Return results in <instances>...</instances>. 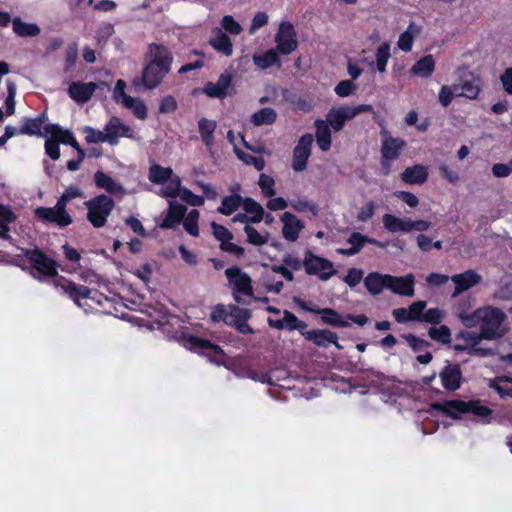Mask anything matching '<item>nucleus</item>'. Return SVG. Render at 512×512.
Wrapping results in <instances>:
<instances>
[{"mask_svg": "<svg viewBox=\"0 0 512 512\" xmlns=\"http://www.w3.org/2000/svg\"><path fill=\"white\" fill-rule=\"evenodd\" d=\"M282 222V235L290 242H295L299 238L300 232L304 229L305 225L302 220L297 218L290 212H284L280 218Z\"/></svg>", "mask_w": 512, "mask_h": 512, "instance_id": "aec40b11", "label": "nucleus"}, {"mask_svg": "<svg viewBox=\"0 0 512 512\" xmlns=\"http://www.w3.org/2000/svg\"><path fill=\"white\" fill-rule=\"evenodd\" d=\"M390 57L391 46L388 42H383L377 47L375 52L376 67L380 73H384L386 71L387 63Z\"/></svg>", "mask_w": 512, "mask_h": 512, "instance_id": "79ce46f5", "label": "nucleus"}, {"mask_svg": "<svg viewBox=\"0 0 512 512\" xmlns=\"http://www.w3.org/2000/svg\"><path fill=\"white\" fill-rule=\"evenodd\" d=\"M435 70V60L432 55H426L419 59L410 69V73L422 78H427Z\"/></svg>", "mask_w": 512, "mask_h": 512, "instance_id": "f704fd0d", "label": "nucleus"}, {"mask_svg": "<svg viewBox=\"0 0 512 512\" xmlns=\"http://www.w3.org/2000/svg\"><path fill=\"white\" fill-rule=\"evenodd\" d=\"M456 339H462L465 344H460L461 347H474L476 344H480L484 337H481V332H467L461 331L456 335Z\"/></svg>", "mask_w": 512, "mask_h": 512, "instance_id": "bf43d9fd", "label": "nucleus"}, {"mask_svg": "<svg viewBox=\"0 0 512 512\" xmlns=\"http://www.w3.org/2000/svg\"><path fill=\"white\" fill-rule=\"evenodd\" d=\"M389 274H381L379 272H370L364 278V285L371 295L380 294L385 288L387 289Z\"/></svg>", "mask_w": 512, "mask_h": 512, "instance_id": "c85d7f7f", "label": "nucleus"}, {"mask_svg": "<svg viewBox=\"0 0 512 512\" xmlns=\"http://www.w3.org/2000/svg\"><path fill=\"white\" fill-rule=\"evenodd\" d=\"M203 355L208 357L211 362L218 365L224 363L226 356L224 350L219 345L212 342H210V346H208Z\"/></svg>", "mask_w": 512, "mask_h": 512, "instance_id": "5fc2aeb1", "label": "nucleus"}, {"mask_svg": "<svg viewBox=\"0 0 512 512\" xmlns=\"http://www.w3.org/2000/svg\"><path fill=\"white\" fill-rule=\"evenodd\" d=\"M415 277L413 274H407L402 277L390 275L388 278L387 289L401 296H413L415 289Z\"/></svg>", "mask_w": 512, "mask_h": 512, "instance_id": "412c9836", "label": "nucleus"}, {"mask_svg": "<svg viewBox=\"0 0 512 512\" xmlns=\"http://www.w3.org/2000/svg\"><path fill=\"white\" fill-rule=\"evenodd\" d=\"M126 83L124 80H117L114 91V100L123 107L129 109L135 117L144 120L147 117V108L144 102L139 98H133L125 93Z\"/></svg>", "mask_w": 512, "mask_h": 512, "instance_id": "0eeeda50", "label": "nucleus"}, {"mask_svg": "<svg viewBox=\"0 0 512 512\" xmlns=\"http://www.w3.org/2000/svg\"><path fill=\"white\" fill-rule=\"evenodd\" d=\"M334 90L339 97H348L355 92L356 85L351 80H342Z\"/></svg>", "mask_w": 512, "mask_h": 512, "instance_id": "774afa93", "label": "nucleus"}, {"mask_svg": "<svg viewBox=\"0 0 512 512\" xmlns=\"http://www.w3.org/2000/svg\"><path fill=\"white\" fill-rule=\"evenodd\" d=\"M275 43L276 50L283 55H289L297 49V34L292 23L288 21L280 23L275 35Z\"/></svg>", "mask_w": 512, "mask_h": 512, "instance_id": "6e6552de", "label": "nucleus"}, {"mask_svg": "<svg viewBox=\"0 0 512 512\" xmlns=\"http://www.w3.org/2000/svg\"><path fill=\"white\" fill-rule=\"evenodd\" d=\"M209 44L219 53L229 57L233 54V44L231 39L222 31L221 28H215L209 39Z\"/></svg>", "mask_w": 512, "mask_h": 512, "instance_id": "a878e982", "label": "nucleus"}, {"mask_svg": "<svg viewBox=\"0 0 512 512\" xmlns=\"http://www.w3.org/2000/svg\"><path fill=\"white\" fill-rule=\"evenodd\" d=\"M235 153L238 158L247 165H253L258 171H261L265 166V161L262 157H256L249 153L243 152L235 147Z\"/></svg>", "mask_w": 512, "mask_h": 512, "instance_id": "6e6d98bb", "label": "nucleus"}, {"mask_svg": "<svg viewBox=\"0 0 512 512\" xmlns=\"http://www.w3.org/2000/svg\"><path fill=\"white\" fill-rule=\"evenodd\" d=\"M303 263L309 275H317L321 280H328L335 273L333 264L327 258H304Z\"/></svg>", "mask_w": 512, "mask_h": 512, "instance_id": "f8f14e48", "label": "nucleus"}, {"mask_svg": "<svg viewBox=\"0 0 512 512\" xmlns=\"http://www.w3.org/2000/svg\"><path fill=\"white\" fill-rule=\"evenodd\" d=\"M16 220L13 211L5 205L0 204V238H6L9 232V224Z\"/></svg>", "mask_w": 512, "mask_h": 512, "instance_id": "a18cd8bd", "label": "nucleus"}, {"mask_svg": "<svg viewBox=\"0 0 512 512\" xmlns=\"http://www.w3.org/2000/svg\"><path fill=\"white\" fill-rule=\"evenodd\" d=\"M278 53L276 49H269L263 54H255L253 55V62L260 69H267L274 65L279 67L281 63Z\"/></svg>", "mask_w": 512, "mask_h": 512, "instance_id": "c9c22d12", "label": "nucleus"}, {"mask_svg": "<svg viewBox=\"0 0 512 512\" xmlns=\"http://www.w3.org/2000/svg\"><path fill=\"white\" fill-rule=\"evenodd\" d=\"M402 337L406 340V342L414 352H420L431 345L428 341L419 338L413 334H404L402 335Z\"/></svg>", "mask_w": 512, "mask_h": 512, "instance_id": "e2e57ef3", "label": "nucleus"}, {"mask_svg": "<svg viewBox=\"0 0 512 512\" xmlns=\"http://www.w3.org/2000/svg\"><path fill=\"white\" fill-rule=\"evenodd\" d=\"M372 242L368 237L361 233H353L347 240V247L342 250L343 253L356 254L366 244Z\"/></svg>", "mask_w": 512, "mask_h": 512, "instance_id": "c03bdc74", "label": "nucleus"}, {"mask_svg": "<svg viewBox=\"0 0 512 512\" xmlns=\"http://www.w3.org/2000/svg\"><path fill=\"white\" fill-rule=\"evenodd\" d=\"M263 194L266 196V197H272L275 195V190H274V179L269 176V175H266V174H261L260 177H259V182H258Z\"/></svg>", "mask_w": 512, "mask_h": 512, "instance_id": "338daca9", "label": "nucleus"}, {"mask_svg": "<svg viewBox=\"0 0 512 512\" xmlns=\"http://www.w3.org/2000/svg\"><path fill=\"white\" fill-rule=\"evenodd\" d=\"M422 32V27L415 22H410L407 29L400 34L397 46L404 52L412 50L415 38H417Z\"/></svg>", "mask_w": 512, "mask_h": 512, "instance_id": "bb28decb", "label": "nucleus"}, {"mask_svg": "<svg viewBox=\"0 0 512 512\" xmlns=\"http://www.w3.org/2000/svg\"><path fill=\"white\" fill-rule=\"evenodd\" d=\"M153 270V264L150 262H145L143 264H140L138 267L133 268L132 273L136 275L140 280H142L145 284H148L153 274Z\"/></svg>", "mask_w": 512, "mask_h": 512, "instance_id": "680f3d73", "label": "nucleus"}, {"mask_svg": "<svg viewBox=\"0 0 512 512\" xmlns=\"http://www.w3.org/2000/svg\"><path fill=\"white\" fill-rule=\"evenodd\" d=\"M187 208L184 205L170 202L168 212L160 224L161 228H174L180 224L186 214Z\"/></svg>", "mask_w": 512, "mask_h": 512, "instance_id": "c756f323", "label": "nucleus"}, {"mask_svg": "<svg viewBox=\"0 0 512 512\" xmlns=\"http://www.w3.org/2000/svg\"><path fill=\"white\" fill-rule=\"evenodd\" d=\"M373 107L369 104L358 106H340L331 108L325 120H316V142L322 151H328L331 147L332 138L330 127L335 131H341L346 121L354 119L357 115L364 112H372Z\"/></svg>", "mask_w": 512, "mask_h": 512, "instance_id": "f03ea898", "label": "nucleus"}, {"mask_svg": "<svg viewBox=\"0 0 512 512\" xmlns=\"http://www.w3.org/2000/svg\"><path fill=\"white\" fill-rule=\"evenodd\" d=\"M313 137L311 134L302 136L294 149L293 154V169L295 171H303L306 168L308 158L311 154V146Z\"/></svg>", "mask_w": 512, "mask_h": 512, "instance_id": "2eb2a0df", "label": "nucleus"}, {"mask_svg": "<svg viewBox=\"0 0 512 512\" xmlns=\"http://www.w3.org/2000/svg\"><path fill=\"white\" fill-rule=\"evenodd\" d=\"M241 204V197L239 195H230L223 198L221 206L218 211L224 215L233 214Z\"/></svg>", "mask_w": 512, "mask_h": 512, "instance_id": "603ef678", "label": "nucleus"}, {"mask_svg": "<svg viewBox=\"0 0 512 512\" xmlns=\"http://www.w3.org/2000/svg\"><path fill=\"white\" fill-rule=\"evenodd\" d=\"M471 79H466L461 82V90L463 97L474 100L477 99L481 92V81L478 77L470 74Z\"/></svg>", "mask_w": 512, "mask_h": 512, "instance_id": "58836bf2", "label": "nucleus"}, {"mask_svg": "<svg viewBox=\"0 0 512 512\" xmlns=\"http://www.w3.org/2000/svg\"><path fill=\"white\" fill-rule=\"evenodd\" d=\"M106 142L116 145L120 137L134 138V132L131 127L123 123L118 117H112L105 125Z\"/></svg>", "mask_w": 512, "mask_h": 512, "instance_id": "9b49d317", "label": "nucleus"}, {"mask_svg": "<svg viewBox=\"0 0 512 512\" xmlns=\"http://www.w3.org/2000/svg\"><path fill=\"white\" fill-rule=\"evenodd\" d=\"M404 147L405 141L400 138L387 137L383 140L381 154L383 158L382 165L385 168V175L389 173V161L398 158Z\"/></svg>", "mask_w": 512, "mask_h": 512, "instance_id": "f3484780", "label": "nucleus"}, {"mask_svg": "<svg viewBox=\"0 0 512 512\" xmlns=\"http://www.w3.org/2000/svg\"><path fill=\"white\" fill-rule=\"evenodd\" d=\"M457 317L467 328L480 325L481 337H484V340H496L504 337L508 332V328L503 327L507 315L500 308L485 306L472 313H465V309L460 307Z\"/></svg>", "mask_w": 512, "mask_h": 512, "instance_id": "f257e3e1", "label": "nucleus"}, {"mask_svg": "<svg viewBox=\"0 0 512 512\" xmlns=\"http://www.w3.org/2000/svg\"><path fill=\"white\" fill-rule=\"evenodd\" d=\"M316 314L321 316V322L335 328L350 327V323L346 321L343 316L333 308H319Z\"/></svg>", "mask_w": 512, "mask_h": 512, "instance_id": "7c9ffc66", "label": "nucleus"}, {"mask_svg": "<svg viewBox=\"0 0 512 512\" xmlns=\"http://www.w3.org/2000/svg\"><path fill=\"white\" fill-rule=\"evenodd\" d=\"M225 275L232 288L235 301L239 304H250L254 298L251 278L236 266L227 268Z\"/></svg>", "mask_w": 512, "mask_h": 512, "instance_id": "39448f33", "label": "nucleus"}, {"mask_svg": "<svg viewBox=\"0 0 512 512\" xmlns=\"http://www.w3.org/2000/svg\"><path fill=\"white\" fill-rule=\"evenodd\" d=\"M384 228L391 232H409V218H399L392 214H385L382 218Z\"/></svg>", "mask_w": 512, "mask_h": 512, "instance_id": "473e14b6", "label": "nucleus"}, {"mask_svg": "<svg viewBox=\"0 0 512 512\" xmlns=\"http://www.w3.org/2000/svg\"><path fill=\"white\" fill-rule=\"evenodd\" d=\"M493 413V410L483 405L480 400L471 399L467 401L466 414H471L473 420L480 424H490L493 419Z\"/></svg>", "mask_w": 512, "mask_h": 512, "instance_id": "4be33fe9", "label": "nucleus"}, {"mask_svg": "<svg viewBox=\"0 0 512 512\" xmlns=\"http://www.w3.org/2000/svg\"><path fill=\"white\" fill-rule=\"evenodd\" d=\"M45 136H50L54 139L58 144L59 142L63 144H68L72 140L73 134L70 131L63 130L60 126L56 124H46L44 126Z\"/></svg>", "mask_w": 512, "mask_h": 512, "instance_id": "ea45409f", "label": "nucleus"}, {"mask_svg": "<svg viewBox=\"0 0 512 512\" xmlns=\"http://www.w3.org/2000/svg\"><path fill=\"white\" fill-rule=\"evenodd\" d=\"M426 306L427 303L423 300H418L410 304L408 311L411 321L422 322Z\"/></svg>", "mask_w": 512, "mask_h": 512, "instance_id": "052dcab7", "label": "nucleus"}, {"mask_svg": "<svg viewBox=\"0 0 512 512\" xmlns=\"http://www.w3.org/2000/svg\"><path fill=\"white\" fill-rule=\"evenodd\" d=\"M451 280L455 284V289L454 292L452 293V297H456L462 292L477 285L481 281V276L478 275L473 270H467L463 273L453 275L451 277Z\"/></svg>", "mask_w": 512, "mask_h": 512, "instance_id": "5701e85b", "label": "nucleus"}, {"mask_svg": "<svg viewBox=\"0 0 512 512\" xmlns=\"http://www.w3.org/2000/svg\"><path fill=\"white\" fill-rule=\"evenodd\" d=\"M284 325L290 331L298 330L301 334L302 332H306L307 324L298 319L292 312L288 310H284L283 312Z\"/></svg>", "mask_w": 512, "mask_h": 512, "instance_id": "864d4df0", "label": "nucleus"}, {"mask_svg": "<svg viewBox=\"0 0 512 512\" xmlns=\"http://www.w3.org/2000/svg\"><path fill=\"white\" fill-rule=\"evenodd\" d=\"M182 190L180 178L177 175H173L161 189V195L170 198L180 197Z\"/></svg>", "mask_w": 512, "mask_h": 512, "instance_id": "8fccbe9b", "label": "nucleus"}, {"mask_svg": "<svg viewBox=\"0 0 512 512\" xmlns=\"http://www.w3.org/2000/svg\"><path fill=\"white\" fill-rule=\"evenodd\" d=\"M453 349L458 353L465 352L469 356H477L481 358L494 356L496 354V351L493 348L480 347L479 344H476L474 347H461L460 344H455Z\"/></svg>", "mask_w": 512, "mask_h": 512, "instance_id": "09e8293b", "label": "nucleus"}, {"mask_svg": "<svg viewBox=\"0 0 512 512\" xmlns=\"http://www.w3.org/2000/svg\"><path fill=\"white\" fill-rule=\"evenodd\" d=\"M187 347L197 353L204 354L205 350L210 346V340L198 337L196 335H187L185 337Z\"/></svg>", "mask_w": 512, "mask_h": 512, "instance_id": "3c124183", "label": "nucleus"}, {"mask_svg": "<svg viewBox=\"0 0 512 512\" xmlns=\"http://www.w3.org/2000/svg\"><path fill=\"white\" fill-rule=\"evenodd\" d=\"M244 230L247 235V239H248L249 243H251L253 245H257V246L267 243L268 233H264V234L259 233L255 228H253L252 226H249V225H246Z\"/></svg>", "mask_w": 512, "mask_h": 512, "instance_id": "13d9d810", "label": "nucleus"}, {"mask_svg": "<svg viewBox=\"0 0 512 512\" xmlns=\"http://www.w3.org/2000/svg\"><path fill=\"white\" fill-rule=\"evenodd\" d=\"M429 337L443 345H448L451 343V330L446 325H441L440 327H430L428 330Z\"/></svg>", "mask_w": 512, "mask_h": 512, "instance_id": "de8ad7c7", "label": "nucleus"}, {"mask_svg": "<svg viewBox=\"0 0 512 512\" xmlns=\"http://www.w3.org/2000/svg\"><path fill=\"white\" fill-rule=\"evenodd\" d=\"M44 121V115L38 116L36 118H24L20 126L21 134L30 136H45Z\"/></svg>", "mask_w": 512, "mask_h": 512, "instance_id": "2f4dec72", "label": "nucleus"}, {"mask_svg": "<svg viewBox=\"0 0 512 512\" xmlns=\"http://www.w3.org/2000/svg\"><path fill=\"white\" fill-rule=\"evenodd\" d=\"M150 62L143 70L141 79H134L133 85L138 86L141 82L147 89L156 88L169 73L172 63V55L162 45L152 44L149 47Z\"/></svg>", "mask_w": 512, "mask_h": 512, "instance_id": "7ed1b4c3", "label": "nucleus"}, {"mask_svg": "<svg viewBox=\"0 0 512 512\" xmlns=\"http://www.w3.org/2000/svg\"><path fill=\"white\" fill-rule=\"evenodd\" d=\"M84 204L88 211L87 219L95 228L103 227L106 224L115 205L113 199L105 194L98 195Z\"/></svg>", "mask_w": 512, "mask_h": 512, "instance_id": "423d86ee", "label": "nucleus"}, {"mask_svg": "<svg viewBox=\"0 0 512 512\" xmlns=\"http://www.w3.org/2000/svg\"><path fill=\"white\" fill-rule=\"evenodd\" d=\"M97 88L94 82H72L68 88L69 96L79 104L86 103Z\"/></svg>", "mask_w": 512, "mask_h": 512, "instance_id": "393cba45", "label": "nucleus"}, {"mask_svg": "<svg viewBox=\"0 0 512 512\" xmlns=\"http://www.w3.org/2000/svg\"><path fill=\"white\" fill-rule=\"evenodd\" d=\"M13 31L20 37H34L40 33V28L34 23L23 22L19 17L12 20Z\"/></svg>", "mask_w": 512, "mask_h": 512, "instance_id": "e433bc0d", "label": "nucleus"}, {"mask_svg": "<svg viewBox=\"0 0 512 512\" xmlns=\"http://www.w3.org/2000/svg\"><path fill=\"white\" fill-rule=\"evenodd\" d=\"M11 263L27 271L33 278L46 281L58 275L54 258H11Z\"/></svg>", "mask_w": 512, "mask_h": 512, "instance_id": "20e7f679", "label": "nucleus"}, {"mask_svg": "<svg viewBox=\"0 0 512 512\" xmlns=\"http://www.w3.org/2000/svg\"><path fill=\"white\" fill-rule=\"evenodd\" d=\"M211 229L214 238L219 241L220 248L223 252L231 254H243L244 250L231 241L233 235L227 228L212 222Z\"/></svg>", "mask_w": 512, "mask_h": 512, "instance_id": "dca6fc26", "label": "nucleus"}, {"mask_svg": "<svg viewBox=\"0 0 512 512\" xmlns=\"http://www.w3.org/2000/svg\"><path fill=\"white\" fill-rule=\"evenodd\" d=\"M232 75L230 72L222 73L216 82H207L203 87V93L210 98H225L231 86Z\"/></svg>", "mask_w": 512, "mask_h": 512, "instance_id": "6ab92c4d", "label": "nucleus"}, {"mask_svg": "<svg viewBox=\"0 0 512 512\" xmlns=\"http://www.w3.org/2000/svg\"><path fill=\"white\" fill-rule=\"evenodd\" d=\"M467 401L460 399L444 400L442 402H433L430 404V409L441 412L445 416L452 419H461L463 414H466Z\"/></svg>", "mask_w": 512, "mask_h": 512, "instance_id": "ddd939ff", "label": "nucleus"}, {"mask_svg": "<svg viewBox=\"0 0 512 512\" xmlns=\"http://www.w3.org/2000/svg\"><path fill=\"white\" fill-rule=\"evenodd\" d=\"M302 335L307 341L318 347L327 348L330 344H333L339 350L343 348L338 342L337 334L328 329L310 330L302 332Z\"/></svg>", "mask_w": 512, "mask_h": 512, "instance_id": "4468645a", "label": "nucleus"}, {"mask_svg": "<svg viewBox=\"0 0 512 512\" xmlns=\"http://www.w3.org/2000/svg\"><path fill=\"white\" fill-rule=\"evenodd\" d=\"M444 319V312L439 308H429L424 311L422 322L430 323L432 325L440 324Z\"/></svg>", "mask_w": 512, "mask_h": 512, "instance_id": "69168bd1", "label": "nucleus"}, {"mask_svg": "<svg viewBox=\"0 0 512 512\" xmlns=\"http://www.w3.org/2000/svg\"><path fill=\"white\" fill-rule=\"evenodd\" d=\"M94 182L97 188L105 190L112 196L123 197L125 195L124 187L116 182L111 176L103 171H97L94 174Z\"/></svg>", "mask_w": 512, "mask_h": 512, "instance_id": "b1692460", "label": "nucleus"}, {"mask_svg": "<svg viewBox=\"0 0 512 512\" xmlns=\"http://www.w3.org/2000/svg\"><path fill=\"white\" fill-rule=\"evenodd\" d=\"M428 178V169L424 165L407 167L401 174V179L411 185H421Z\"/></svg>", "mask_w": 512, "mask_h": 512, "instance_id": "cd10ccee", "label": "nucleus"}, {"mask_svg": "<svg viewBox=\"0 0 512 512\" xmlns=\"http://www.w3.org/2000/svg\"><path fill=\"white\" fill-rule=\"evenodd\" d=\"M221 26L227 33L232 35H239L242 32V26L231 15H226L222 18Z\"/></svg>", "mask_w": 512, "mask_h": 512, "instance_id": "0e129e2a", "label": "nucleus"}, {"mask_svg": "<svg viewBox=\"0 0 512 512\" xmlns=\"http://www.w3.org/2000/svg\"><path fill=\"white\" fill-rule=\"evenodd\" d=\"M173 170L170 167H162L159 164H153L149 168L148 179L155 184H165L173 176Z\"/></svg>", "mask_w": 512, "mask_h": 512, "instance_id": "4c0bfd02", "label": "nucleus"}, {"mask_svg": "<svg viewBox=\"0 0 512 512\" xmlns=\"http://www.w3.org/2000/svg\"><path fill=\"white\" fill-rule=\"evenodd\" d=\"M441 384L447 391H456L461 387L462 371L459 364L448 363L440 372Z\"/></svg>", "mask_w": 512, "mask_h": 512, "instance_id": "a211bd4d", "label": "nucleus"}, {"mask_svg": "<svg viewBox=\"0 0 512 512\" xmlns=\"http://www.w3.org/2000/svg\"><path fill=\"white\" fill-rule=\"evenodd\" d=\"M243 209L248 214L249 220L252 223H259L263 220L264 209L256 201L247 198L243 202Z\"/></svg>", "mask_w": 512, "mask_h": 512, "instance_id": "37998d69", "label": "nucleus"}, {"mask_svg": "<svg viewBox=\"0 0 512 512\" xmlns=\"http://www.w3.org/2000/svg\"><path fill=\"white\" fill-rule=\"evenodd\" d=\"M57 285H60L63 292L68 295L70 299H72L78 306H81L82 299H95L98 292L94 289H90L84 285L75 284L72 281H69L63 277H61Z\"/></svg>", "mask_w": 512, "mask_h": 512, "instance_id": "9d476101", "label": "nucleus"}, {"mask_svg": "<svg viewBox=\"0 0 512 512\" xmlns=\"http://www.w3.org/2000/svg\"><path fill=\"white\" fill-rule=\"evenodd\" d=\"M7 97L5 99L6 113L8 115H12L15 112V96L17 91V86L14 81L7 80Z\"/></svg>", "mask_w": 512, "mask_h": 512, "instance_id": "4d7b16f0", "label": "nucleus"}, {"mask_svg": "<svg viewBox=\"0 0 512 512\" xmlns=\"http://www.w3.org/2000/svg\"><path fill=\"white\" fill-rule=\"evenodd\" d=\"M277 114L272 108H263L255 112L251 117V122L255 126L270 125L275 122Z\"/></svg>", "mask_w": 512, "mask_h": 512, "instance_id": "49530a36", "label": "nucleus"}, {"mask_svg": "<svg viewBox=\"0 0 512 512\" xmlns=\"http://www.w3.org/2000/svg\"><path fill=\"white\" fill-rule=\"evenodd\" d=\"M216 127L217 124L214 120L201 118L198 121V130L201 139L208 148H211L215 143L214 132L216 130Z\"/></svg>", "mask_w": 512, "mask_h": 512, "instance_id": "72a5a7b5", "label": "nucleus"}, {"mask_svg": "<svg viewBox=\"0 0 512 512\" xmlns=\"http://www.w3.org/2000/svg\"><path fill=\"white\" fill-rule=\"evenodd\" d=\"M35 214L39 219L45 222L55 223L60 227L68 226L72 222V218L67 213L66 207L58 201L52 208H37Z\"/></svg>", "mask_w": 512, "mask_h": 512, "instance_id": "1a4fd4ad", "label": "nucleus"}, {"mask_svg": "<svg viewBox=\"0 0 512 512\" xmlns=\"http://www.w3.org/2000/svg\"><path fill=\"white\" fill-rule=\"evenodd\" d=\"M200 212L196 209L185 214L182 220L184 230L191 236H199Z\"/></svg>", "mask_w": 512, "mask_h": 512, "instance_id": "a19ab883", "label": "nucleus"}]
</instances>
